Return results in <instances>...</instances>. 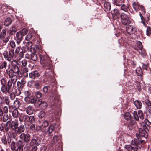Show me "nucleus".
Listing matches in <instances>:
<instances>
[{
	"label": "nucleus",
	"instance_id": "1",
	"mask_svg": "<svg viewBox=\"0 0 151 151\" xmlns=\"http://www.w3.org/2000/svg\"><path fill=\"white\" fill-rule=\"evenodd\" d=\"M144 121L145 123L142 122L140 124L141 127L139 129V135L147 138L148 137L147 132H148L147 125L151 127V123L147 119H145Z\"/></svg>",
	"mask_w": 151,
	"mask_h": 151
},
{
	"label": "nucleus",
	"instance_id": "2",
	"mask_svg": "<svg viewBox=\"0 0 151 151\" xmlns=\"http://www.w3.org/2000/svg\"><path fill=\"white\" fill-rule=\"evenodd\" d=\"M39 57L42 65L46 70L48 69L50 70V71H51V68L52 66L49 58L47 56H45L42 55H40Z\"/></svg>",
	"mask_w": 151,
	"mask_h": 151
},
{
	"label": "nucleus",
	"instance_id": "3",
	"mask_svg": "<svg viewBox=\"0 0 151 151\" xmlns=\"http://www.w3.org/2000/svg\"><path fill=\"white\" fill-rule=\"evenodd\" d=\"M1 86L2 91L5 93H8L10 94L12 92L11 83L9 81H8L7 83L6 84V81L5 79L3 78L1 80Z\"/></svg>",
	"mask_w": 151,
	"mask_h": 151
},
{
	"label": "nucleus",
	"instance_id": "4",
	"mask_svg": "<svg viewBox=\"0 0 151 151\" xmlns=\"http://www.w3.org/2000/svg\"><path fill=\"white\" fill-rule=\"evenodd\" d=\"M6 73L8 75L10 78L11 80H9L11 83V86L13 84V85L15 84L17 80V76L19 75L15 74L13 73V72L12 70H6Z\"/></svg>",
	"mask_w": 151,
	"mask_h": 151
},
{
	"label": "nucleus",
	"instance_id": "5",
	"mask_svg": "<svg viewBox=\"0 0 151 151\" xmlns=\"http://www.w3.org/2000/svg\"><path fill=\"white\" fill-rule=\"evenodd\" d=\"M27 30L26 29H23L16 33V38L17 43L18 44H20L22 40L23 37L27 33Z\"/></svg>",
	"mask_w": 151,
	"mask_h": 151
},
{
	"label": "nucleus",
	"instance_id": "6",
	"mask_svg": "<svg viewBox=\"0 0 151 151\" xmlns=\"http://www.w3.org/2000/svg\"><path fill=\"white\" fill-rule=\"evenodd\" d=\"M4 57L8 61H11L14 56V50L13 49L9 48L8 51H4L3 53Z\"/></svg>",
	"mask_w": 151,
	"mask_h": 151
},
{
	"label": "nucleus",
	"instance_id": "7",
	"mask_svg": "<svg viewBox=\"0 0 151 151\" xmlns=\"http://www.w3.org/2000/svg\"><path fill=\"white\" fill-rule=\"evenodd\" d=\"M132 6L135 10L137 12L139 10H140L142 12V14L145 13V9L144 6L140 5L138 2H134L132 4Z\"/></svg>",
	"mask_w": 151,
	"mask_h": 151
},
{
	"label": "nucleus",
	"instance_id": "8",
	"mask_svg": "<svg viewBox=\"0 0 151 151\" xmlns=\"http://www.w3.org/2000/svg\"><path fill=\"white\" fill-rule=\"evenodd\" d=\"M121 22L124 25H128L131 23L128 16L124 13H122L121 14Z\"/></svg>",
	"mask_w": 151,
	"mask_h": 151
},
{
	"label": "nucleus",
	"instance_id": "9",
	"mask_svg": "<svg viewBox=\"0 0 151 151\" xmlns=\"http://www.w3.org/2000/svg\"><path fill=\"white\" fill-rule=\"evenodd\" d=\"M11 64L12 68L10 69L9 70H12L13 72V73L17 75H19V67L17 65V62L15 60H12Z\"/></svg>",
	"mask_w": 151,
	"mask_h": 151
},
{
	"label": "nucleus",
	"instance_id": "10",
	"mask_svg": "<svg viewBox=\"0 0 151 151\" xmlns=\"http://www.w3.org/2000/svg\"><path fill=\"white\" fill-rule=\"evenodd\" d=\"M19 138L24 142L28 143L29 142L30 140L31 136L29 134L27 133L26 134L22 133L19 136Z\"/></svg>",
	"mask_w": 151,
	"mask_h": 151
},
{
	"label": "nucleus",
	"instance_id": "11",
	"mask_svg": "<svg viewBox=\"0 0 151 151\" xmlns=\"http://www.w3.org/2000/svg\"><path fill=\"white\" fill-rule=\"evenodd\" d=\"M133 114L134 118L136 120H138L139 118L141 120L144 119L143 113L141 110L138 111V112L136 111H134Z\"/></svg>",
	"mask_w": 151,
	"mask_h": 151
},
{
	"label": "nucleus",
	"instance_id": "12",
	"mask_svg": "<svg viewBox=\"0 0 151 151\" xmlns=\"http://www.w3.org/2000/svg\"><path fill=\"white\" fill-rule=\"evenodd\" d=\"M146 138L136 134V138L134 139V143L137 145L138 144H142L144 142V139Z\"/></svg>",
	"mask_w": 151,
	"mask_h": 151
},
{
	"label": "nucleus",
	"instance_id": "13",
	"mask_svg": "<svg viewBox=\"0 0 151 151\" xmlns=\"http://www.w3.org/2000/svg\"><path fill=\"white\" fill-rule=\"evenodd\" d=\"M29 117L27 115H21L19 117V120L22 122H24L26 126H29L30 124H28Z\"/></svg>",
	"mask_w": 151,
	"mask_h": 151
},
{
	"label": "nucleus",
	"instance_id": "14",
	"mask_svg": "<svg viewBox=\"0 0 151 151\" xmlns=\"http://www.w3.org/2000/svg\"><path fill=\"white\" fill-rule=\"evenodd\" d=\"M126 29L128 33L130 35L135 34L137 31L136 28L134 26L132 25H129L127 27Z\"/></svg>",
	"mask_w": 151,
	"mask_h": 151
},
{
	"label": "nucleus",
	"instance_id": "15",
	"mask_svg": "<svg viewBox=\"0 0 151 151\" xmlns=\"http://www.w3.org/2000/svg\"><path fill=\"white\" fill-rule=\"evenodd\" d=\"M35 105L38 106L41 105L42 106V109H45L47 106V103L45 102H42L41 99H37Z\"/></svg>",
	"mask_w": 151,
	"mask_h": 151
},
{
	"label": "nucleus",
	"instance_id": "16",
	"mask_svg": "<svg viewBox=\"0 0 151 151\" xmlns=\"http://www.w3.org/2000/svg\"><path fill=\"white\" fill-rule=\"evenodd\" d=\"M125 147L128 151H137L138 150V145L135 144L132 145H127Z\"/></svg>",
	"mask_w": 151,
	"mask_h": 151
},
{
	"label": "nucleus",
	"instance_id": "17",
	"mask_svg": "<svg viewBox=\"0 0 151 151\" xmlns=\"http://www.w3.org/2000/svg\"><path fill=\"white\" fill-rule=\"evenodd\" d=\"M54 129V127L53 125H50L47 129H45L43 131L44 134L48 135L51 134Z\"/></svg>",
	"mask_w": 151,
	"mask_h": 151
},
{
	"label": "nucleus",
	"instance_id": "18",
	"mask_svg": "<svg viewBox=\"0 0 151 151\" xmlns=\"http://www.w3.org/2000/svg\"><path fill=\"white\" fill-rule=\"evenodd\" d=\"M37 100L34 98H31L30 96L25 97L24 98L25 101L28 104L32 103L35 104Z\"/></svg>",
	"mask_w": 151,
	"mask_h": 151
},
{
	"label": "nucleus",
	"instance_id": "19",
	"mask_svg": "<svg viewBox=\"0 0 151 151\" xmlns=\"http://www.w3.org/2000/svg\"><path fill=\"white\" fill-rule=\"evenodd\" d=\"M24 130L25 128L24 126L22 125L19 127H17L15 131L17 134H19L24 132Z\"/></svg>",
	"mask_w": 151,
	"mask_h": 151
},
{
	"label": "nucleus",
	"instance_id": "20",
	"mask_svg": "<svg viewBox=\"0 0 151 151\" xmlns=\"http://www.w3.org/2000/svg\"><path fill=\"white\" fill-rule=\"evenodd\" d=\"M24 111L27 114L30 115L33 114L34 109L32 106H29L25 108Z\"/></svg>",
	"mask_w": 151,
	"mask_h": 151
},
{
	"label": "nucleus",
	"instance_id": "21",
	"mask_svg": "<svg viewBox=\"0 0 151 151\" xmlns=\"http://www.w3.org/2000/svg\"><path fill=\"white\" fill-rule=\"evenodd\" d=\"M129 5L128 4H122L120 6V9L124 11L125 12H127L129 7Z\"/></svg>",
	"mask_w": 151,
	"mask_h": 151
},
{
	"label": "nucleus",
	"instance_id": "22",
	"mask_svg": "<svg viewBox=\"0 0 151 151\" xmlns=\"http://www.w3.org/2000/svg\"><path fill=\"white\" fill-rule=\"evenodd\" d=\"M23 143L21 140H19L17 142V151H23Z\"/></svg>",
	"mask_w": 151,
	"mask_h": 151
},
{
	"label": "nucleus",
	"instance_id": "23",
	"mask_svg": "<svg viewBox=\"0 0 151 151\" xmlns=\"http://www.w3.org/2000/svg\"><path fill=\"white\" fill-rule=\"evenodd\" d=\"M9 124L11 127V129L12 130H15L18 125V123L16 120L12 121Z\"/></svg>",
	"mask_w": 151,
	"mask_h": 151
},
{
	"label": "nucleus",
	"instance_id": "24",
	"mask_svg": "<svg viewBox=\"0 0 151 151\" xmlns=\"http://www.w3.org/2000/svg\"><path fill=\"white\" fill-rule=\"evenodd\" d=\"M1 140L2 142L4 144H6L8 142V143H10L11 142V139L9 138L7 140L6 136L5 135L3 136L1 138Z\"/></svg>",
	"mask_w": 151,
	"mask_h": 151
},
{
	"label": "nucleus",
	"instance_id": "25",
	"mask_svg": "<svg viewBox=\"0 0 151 151\" xmlns=\"http://www.w3.org/2000/svg\"><path fill=\"white\" fill-rule=\"evenodd\" d=\"M17 31L16 27L14 25H12L10 27L9 33L11 35H13L15 34Z\"/></svg>",
	"mask_w": 151,
	"mask_h": 151
},
{
	"label": "nucleus",
	"instance_id": "26",
	"mask_svg": "<svg viewBox=\"0 0 151 151\" xmlns=\"http://www.w3.org/2000/svg\"><path fill=\"white\" fill-rule=\"evenodd\" d=\"M30 145L31 146H37L39 145V143L37 141V140L35 138H33L31 140Z\"/></svg>",
	"mask_w": 151,
	"mask_h": 151
},
{
	"label": "nucleus",
	"instance_id": "27",
	"mask_svg": "<svg viewBox=\"0 0 151 151\" xmlns=\"http://www.w3.org/2000/svg\"><path fill=\"white\" fill-rule=\"evenodd\" d=\"M104 6L106 11H109L111 9V5L109 2H106L104 3Z\"/></svg>",
	"mask_w": 151,
	"mask_h": 151
},
{
	"label": "nucleus",
	"instance_id": "28",
	"mask_svg": "<svg viewBox=\"0 0 151 151\" xmlns=\"http://www.w3.org/2000/svg\"><path fill=\"white\" fill-rule=\"evenodd\" d=\"M32 43L31 42H28L26 44V45L27 50H29L30 51L32 52V50L33 49V50L34 49V48H33L32 47Z\"/></svg>",
	"mask_w": 151,
	"mask_h": 151
},
{
	"label": "nucleus",
	"instance_id": "29",
	"mask_svg": "<svg viewBox=\"0 0 151 151\" xmlns=\"http://www.w3.org/2000/svg\"><path fill=\"white\" fill-rule=\"evenodd\" d=\"M134 104L138 109H140L141 108L142 104L141 102L138 100H136L134 102Z\"/></svg>",
	"mask_w": 151,
	"mask_h": 151
},
{
	"label": "nucleus",
	"instance_id": "30",
	"mask_svg": "<svg viewBox=\"0 0 151 151\" xmlns=\"http://www.w3.org/2000/svg\"><path fill=\"white\" fill-rule=\"evenodd\" d=\"M11 148L12 150L17 151V142L15 143L14 142H12L11 145Z\"/></svg>",
	"mask_w": 151,
	"mask_h": 151
},
{
	"label": "nucleus",
	"instance_id": "31",
	"mask_svg": "<svg viewBox=\"0 0 151 151\" xmlns=\"http://www.w3.org/2000/svg\"><path fill=\"white\" fill-rule=\"evenodd\" d=\"M12 22V20L10 18H6L5 21L4 25L6 26H8L10 25Z\"/></svg>",
	"mask_w": 151,
	"mask_h": 151
},
{
	"label": "nucleus",
	"instance_id": "32",
	"mask_svg": "<svg viewBox=\"0 0 151 151\" xmlns=\"http://www.w3.org/2000/svg\"><path fill=\"white\" fill-rule=\"evenodd\" d=\"M123 0H114V4L118 6H121Z\"/></svg>",
	"mask_w": 151,
	"mask_h": 151
},
{
	"label": "nucleus",
	"instance_id": "33",
	"mask_svg": "<svg viewBox=\"0 0 151 151\" xmlns=\"http://www.w3.org/2000/svg\"><path fill=\"white\" fill-rule=\"evenodd\" d=\"M124 117L126 120H128L131 119V116L129 112H126L124 114Z\"/></svg>",
	"mask_w": 151,
	"mask_h": 151
},
{
	"label": "nucleus",
	"instance_id": "34",
	"mask_svg": "<svg viewBox=\"0 0 151 151\" xmlns=\"http://www.w3.org/2000/svg\"><path fill=\"white\" fill-rule=\"evenodd\" d=\"M35 119L34 117L32 116H31L29 117L28 124H33L35 122Z\"/></svg>",
	"mask_w": 151,
	"mask_h": 151
},
{
	"label": "nucleus",
	"instance_id": "35",
	"mask_svg": "<svg viewBox=\"0 0 151 151\" xmlns=\"http://www.w3.org/2000/svg\"><path fill=\"white\" fill-rule=\"evenodd\" d=\"M14 105L15 109L19 108L20 106V103L18 100H15L14 102Z\"/></svg>",
	"mask_w": 151,
	"mask_h": 151
},
{
	"label": "nucleus",
	"instance_id": "36",
	"mask_svg": "<svg viewBox=\"0 0 151 151\" xmlns=\"http://www.w3.org/2000/svg\"><path fill=\"white\" fill-rule=\"evenodd\" d=\"M30 58L33 61H36L37 59V56L36 54L32 53L31 55Z\"/></svg>",
	"mask_w": 151,
	"mask_h": 151
},
{
	"label": "nucleus",
	"instance_id": "37",
	"mask_svg": "<svg viewBox=\"0 0 151 151\" xmlns=\"http://www.w3.org/2000/svg\"><path fill=\"white\" fill-rule=\"evenodd\" d=\"M12 112V115L14 118H16L18 117V112L17 109H15Z\"/></svg>",
	"mask_w": 151,
	"mask_h": 151
},
{
	"label": "nucleus",
	"instance_id": "38",
	"mask_svg": "<svg viewBox=\"0 0 151 151\" xmlns=\"http://www.w3.org/2000/svg\"><path fill=\"white\" fill-rule=\"evenodd\" d=\"M136 72L137 74L139 76H141L142 74V69L140 67H138L136 68Z\"/></svg>",
	"mask_w": 151,
	"mask_h": 151
},
{
	"label": "nucleus",
	"instance_id": "39",
	"mask_svg": "<svg viewBox=\"0 0 151 151\" xmlns=\"http://www.w3.org/2000/svg\"><path fill=\"white\" fill-rule=\"evenodd\" d=\"M35 96L36 97L34 98L35 99H41L40 98L42 96V94L39 91H37L35 93Z\"/></svg>",
	"mask_w": 151,
	"mask_h": 151
},
{
	"label": "nucleus",
	"instance_id": "40",
	"mask_svg": "<svg viewBox=\"0 0 151 151\" xmlns=\"http://www.w3.org/2000/svg\"><path fill=\"white\" fill-rule=\"evenodd\" d=\"M33 76L35 77V79L36 78H39L40 76V74L36 70H35L32 72Z\"/></svg>",
	"mask_w": 151,
	"mask_h": 151
},
{
	"label": "nucleus",
	"instance_id": "41",
	"mask_svg": "<svg viewBox=\"0 0 151 151\" xmlns=\"http://www.w3.org/2000/svg\"><path fill=\"white\" fill-rule=\"evenodd\" d=\"M4 129L6 131H8L11 128V127L8 122H7L4 126Z\"/></svg>",
	"mask_w": 151,
	"mask_h": 151
},
{
	"label": "nucleus",
	"instance_id": "42",
	"mask_svg": "<svg viewBox=\"0 0 151 151\" xmlns=\"http://www.w3.org/2000/svg\"><path fill=\"white\" fill-rule=\"evenodd\" d=\"M6 66L7 62L5 61L0 63V68L1 69H3L4 68H6Z\"/></svg>",
	"mask_w": 151,
	"mask_h": 151
},
{
	"label": "nucleus",
	"instance_id": "43",
	"mask_svg": "<svg viewBox=\"0 0 151 151\" xmlns=\"http://www.w3.org/2000/svg\"><path fill=\"white\" fill-rule=\"evenodd\" d=\"M113 12L114 13H112V15L113 16H117L119 15V12L117 9H114V10Z\"/></svg>",
	"mask_w": 151,
	"mask_h": 151
},
{
	"label": "nucleus",
	"instance_id": "44",
	"mask_svg": "<svg viewBox=\"0 0 151 151\" xmlns=\"http://www.w3.org/2000/svg\"><path fill=\"white\" fill-rule=\"evenodd\" d=\"M49 125L48 122L47 121H45L41 125V127H42L43 128H45L47 126H48Z\"/></svg>",
	"mask_w": 151,
	"mask_h": 151
},
{
	"label": "nucleus",
	"instance_id": "45",
	"mask_svg": "<svg viewBox=\"0 0 151 151\" xmlns=\"http://www.w3.org/2000/svg\"><path fill=\"white\" fill-rule=\"evenodd\" d=\"M45 115V113L43 111H40L38 114V116L40 118H42Z\"/></svg>",
	"mask_w": 151,
	"mask_h": 151
},
{
	"label": "nucleus",
	"instance_id": "46",
	"mask_svg": "<svg viewBox=\"0 0 151 151\" xmlns=\"http://www.w3.org/2000/svg\"><path fill=\"white\" fill-rule=\"evenodd\" d=\"M137 46L140 50H142L143 48V46L141 42L139 41H138L137 43Z\"/></svg>",
	"mask_w": 151,
	"mask_h": 151
},
{
	"label": "nucleus",
	"instance_id": "47",
	"mask_svg": "<svg viewBox=\"0 0 151 151\" xmlns=\"http://www.w3.org/2000/svg\"><path fill=\"white\" fill-rule=\"evenodd\" d=\"M32 34L31 33H29L25 37V40L27 41L30 40L32 37Z\"/></svg>",
	"mask_w": 151,
	"mask_h": 151
},
{
	"label": "nucleus",
	"instance_id": "48",
	"mask_svg": "<svg viewBox=\"0 0 151 151\" xmlns=\"http://www.w3.org/2000/svg\"><path fill=\"white\" fill-rule=\"evenodd\" d=\"M21 63L22 66H25L27 64V61L26 59H24L21 61Z\"/></svg>",
	"mask_w": 151,
	"mask_h": 151
},
{
	"label": "nucleus",
	"instance_id": "49",
	"mask_svg": "<svg viewBox=\"0 0 151 151\" xmlns=\"http://www.w3.org/2000/svg\"><path fill=\"white\" fill-rule=\"evenodd\" d=\"M10 45L12 48H14L15 46V42L13 40H12L10 42Z\"/></svg>",
	"mask_w": 151,
	"mask_h": 151
},
{
	"label": "nucleus",
	"instance_id": "50",
	"mask_svg": "<svg viewBox=\"0 0 151 151\" xmlns=\"http://www.w3.org/2000/svg\"><path fill=\"white\" fill-rule=\"evenodd\" d=\"M50 86H49V87H48L46 86H44L43 87V92L45 93H47V92H48V90L49 89V88H50Z\"/></svg>",
	"mask_w": 151,
	"mask_h": 151
},
{
	"label": "nucleus",
	"instance_id": "51",
	"mask_svg": "<svg viewBox=\"0 0 151 151\" xmlns=\"http://www.w3.org/2000/svg\"><path fill=\"white\" fill-rule=\"evenodd\" d=\"M9 106V112L12 113L13 110L14 109V107L12 105H9L8 106Z\"/></svg>",
	"mask_w": 151,
	"mask_h": 151
},
{
	"label": "nucleus",
	"instance_id": "52",
	"mask_svg": "<svg viewBox=\"0 0 151 151\" xmlns=\"http://www.w3.org/2000/svg\"><path fill=\"white\" fill-rule=\"evenodd\" d=\"M58 140V136L56 135L54 136L53 138V140L52 141V143H55Z\"/></svg>",
	"mask_w": 151,
	"mask_h": 151
},
{
	"label": "nucleus",
	"instance_id": "53",
	"mask_svg": "<svg viewBox=\"0 0 151 151\" xmlns=\"http://www.w3.org/2000/svg\"><path fill=\"white\" fill-rule=\"evenodd\" d=\"M147 35L148 36H149L151 33V28L150 27L147 28L146 30Z\"/></svg>",
	"mask_w": 151,
	"mask_h": 151
},
{
	"label": "nucleus",
	"instance_id": "54",
	"mask_svg": "<svg viewBox=\"0 0 151 151\" xmlns=\"http://www.w3.org/2000/svg\"><path fill=\"white\" fill-rule=\"evenodd\" d=\"M30 129L32 130V132L35 131V125L34 124H32L30 127Z\"/></svg>",
	"mask_w": 151,
	"mask_h": 151
},
{
	"label": "nucleus",
	"instance_id": "55",
	"mask_svg": "<svg viewBox=\"0 0 151 151\" xmlns=\"http://www.w3.org/2000/svg\"><path fill=\"white\" fill-rule=\"evenodd\" d=\"M145 104L148 106H151V103L149 100L148 99H146V100H145Z\"/></svg>",
	"mask_w": 151,
	"mask_h": 151
},
{
	"label": "nucleus",
	"instance_id": "56",
	"mask_svg": "<svg viewBox=\"0 0 151 151\" xmlns=\"http://www.w3.org/2000/svg\"><path fill=\"white\" fill-rule=\"evenodd\" d=\"M24 94L25 97L30 96L31 93L29 91H26L24 92Z\"/></svg>",
	"mask_w": 151,
	"mask_h": 151
},
{
	"label": "nucleus",
	"instance_id": "57",
	"mask_svg": "<svg viewBox=\"0 0 151 151\" xmlns=\"http://www.w3.org/2000/svg\"><path fill=\"white\" fill-rule=\"evenodd\" d=\"M34 86L37 89H39L40 88V84L37 82H35Z\"/></svg>",
	"mask_w": 151,
	"mask_h": 151
},
{
	"label": "nucleus",
	"instance_id": "58",
	"mask_svg": "<svg viewBox=\"0 0 151 151\" xmlns=\"http://www.w3.org/2000/svg\"><path fill=\"white\" fill-rule=\"evenodd\" d=\"M5 102L6 104L7 105H10L11 101H10L9 99L8 98H6L5 100Z\"/></svg>",
	"mask_w": 151,
	"mask_h": 151
},
{
	"label": "nucleus",
	"instance_id": "59",
	"mask_svg": "<svg viewBox=\"0 0 151 151\" xmlns=\"http://www.w3.org/2000/svg\"><path fill=\"white\" fill-rule=\"evenodd\" d=\"M4 112L5 113H7L8 111V108L7 106H5L3 107Z\"/></svg>",
	"mask_w": 151,
	"mask_h": 151
},
{
	"label": "nucleus",
	"instance_id": "60",
	"mask_svg": "<svg viewBox=\"0 0 151 151\" xmlns=\"http://www.w3.org/2000/svg\"><path fill=\"white\" fill-rule=\"evenodd\" d=\"M21 49L22 52L24 53L26 52L27 51V50L26 46L25 45L24 46H23Z\"/></svg>",
	"mask_w": 151,
	"mask_h": 151
},
{
	"label": "nucleus",
	"instance_id": "61",
	"mask_svg": "<svg viewBox=\"0 0 151 151\" xmlns=\"http://www.w3.org/2000/svg\"><path fill=\"white\" fill-rule=\"evenodd\" d=\"M139 15L141 17V19L142 20L141 22L143 23V24H144V22L145 21V19L144 17L142 15L141 13L140 12L139 13Z\"/></svg>",
	"mask_w": 151,
	"mask_h": 151
},
{
	"label": "nucleus",
	"instance_id": "62",
	"mask_svg": "<svg viewBox=\"0 0 151 151\" xmlns=\"http://www.w3.org/2000/svg\"><path fill=\"white\" fill-rule=\"evenodd\" d=\"M148 67V64H143L142 65V68H143L145 69L146 70H147Z\"/></svg>",
	"mask_w": 151,
	"mask_h": 151
},
{
	"label": "nucleus",
	"instance_id": "63",
	"mask_svg": "<svg viewBox=\"0 0 151 151\" xmlns=\"http://www.w3.org/2000/svg\"><path fill=\"white\" fill-rule=\"evenodd\" d=\"M15 91L16 95L17 96L19 95L21 93L20 89H16Z\"/></svg>",
	"mask_w": 151,
	"mask_h": 151
},
{
	"label": "nucleus",
	"instance_id": "64",
	"mask_svg": "<svg viewBox=\"0 0 151 151\" xmlns=\"http://www.w3.org/2000/svg\"><path fill=\"white\" fill-rule=\"evenodd\" d=\"M40 151H47V148L44 146L42 147L40 149Z\"/></svg>",
	"mask_w": 151,
	"mask_h": 151
}]
</instances>
